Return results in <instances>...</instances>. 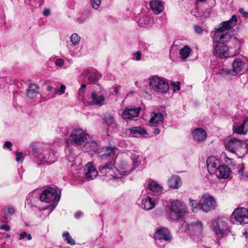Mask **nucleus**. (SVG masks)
I'll return each mask as SVG.
<instances>
[{"instance_id": "f257e3e1", "label": "nucleus", "mask_w": 248, "mask_h": 248, "mask_svg": "<svg viewBox=\"0 0 248 248\" xmlns=\"http://www.w3.org/2000/svg\"><path fill=\"white\" fill-rule=\"evenodd\" d=\"M237 21L236 16L233 15L230 20L221 22L219 27L216 30L214 40L217 43L214 45L213 54L216 57L226 58L233 56V54H230L224 42L229 41L232 38L230 29L236 25Z\"/></svg>"}, {"instance_id": "f03ea898", "label": "nucleus", "mask_w": 248, "mask_h": 248, "mask_svg": "<svg viewBox=\"0 0 248 248\" xmlns=\"http://www.w3.org/2000/svg\"><path fill=\"white\" fill-rule=\"evenodd\" d=\"M60 190H57L55 187H48L45 189L40 196V200L46 202H52L50 206L44 209L45 214L48 215L55 208L56 205L60 199Z\"/></svg>"}, {"instance_id": "7ed1b4c3", "label": "nucleus", "mask_w": 248, "mask_h": 248, "mask_svg": "<svg viewBox=\"0 0 248 248\" xmlns=\"http://www.w3.org/2000/svg\"><path fill=\"white\" fill-rule=\"evenodd\" d=\"M169 209L170 217L173 220L181 218L184 216L186 212L185 206L178 201L171 202Z\"/></svg>"}, {"instance_id": "20e7f679", "label": "nucleus", "mask_w": 248, "mask_h": 248, "mask_svg": "<svg viewBox=\"0 0 248 248\" xmlns=\"http://www.w3.org/2000/svg\"><path fill=\"white\" fill-rule=\"evenodd\" d=\"M149 86L154 91L159 93H166L169 90V85L163 78L153 76L149 78Z\"/></svg>"}, {"instance_id": "39448f33", "label": "nucleus", "mask_w": 248, "mask_h": 248, "mask_svg": "<svg viewBox=\"0 0 248 248\" xmlns=\"http://www.w3.org/2000/svg\"><path fill=\"white\" fill-rule=\"evenodd\" d=\"M212 228L217 235H226L228 230L227 219L224 217L218 218L212 222Z\"/></svg>"}, {"instance_id": "423d86ee", "label": "nucleus", "mask_w": 248, "mask_h": 248, "mask_svg": "<svg viewBox=\"0 0 248 248\" xmlns=\"http://www.w3.org/2000/svg\"><path fill=\"white\" fill-rule=\"evenodd\" d=\"M245 142L237 138H232L225 144V148L229 152L237 154L241 152Z\"/></svg>"}, {"instance_id": "0eeeda50", "label": "nucleus", "mask_w": 248, "mask_h": 248, "mask_svg": "<svg viewBox=\"0 0 248 248\" xmlns=\"http://www.w3.org/2000/svg\"><path fill=\"white\" fill-rule=\"evenodd\" d=\"M216 206L215 199L210 195H204L201 199L198 205V208L204 212L214 209Z\"/></svg>"}, {"instance_id": "6e6552de", "label": "nucleus", "mask_w": 248, "mask_h": 248, "mask_svg": "<svg viewBox=\"0 0 248 248\" xmlns=\"http://www.w3.org/2000/svg\"><path fill=\"white\" fill-rule=\"evenodd\" d=\"M88 137V135L80 128L74 129L70 136L72 141L78 146H81Z\"/></svg>"}, {"instance_id": "1a4fd4ad", "label": "nucleus", "mask_w": 248, "mask_h": 248, "mask_svg": "<svg viewBox=\"0 0 248 248\" xmlns=\"http://www.w3.org/2000/svg\"><path fill=\"white\" fill-rule=\"evenodd\" d=\"M232 218L240 224H247L248 223V211L243 207L235 209L232 214Z\"/></svg>"}, {"instance_id": "9d476101", "label": "nucleus", "mask_w": 248, "mask_h": 248, "mask_svg": "<svg viewBox=\"0 0 248 248\" xmlns=\"http://www.w3.org/2000/svg\"><path fill=\"white\" fill-rule=\"evenodd\" d=\"M101 174L112 176L113 179H118L121 177L120 170H118L111 164H106L100 166L98 168Z\"/></svg>"}, {"instance_id": "9b49d317", "label": "nucleus", "mask_w": 248, "mask_h": 248, "mask_svg": "<svg viewBox=\"0 0 248 248\" xmlns=\"http://www.w3.org/2000/svg\"><path fill=\"white\" fill-rule=\"evenodd\" d=\"M81 76L87 78L88 81L90 83H94L101 77L96 70L91 67L84 69L81 73Z\"/></svg>"}, {"instance_id": "f8f14e48", "label": "nucleus", "mask_w": 248, "mask_h": 248, "mask_svg": "<svg viewBox=\"0 0 248 248\" xmlns=\"http://www.w3.org/2000/svg\"><path fill=\"white\" fill-rule=\"evenodd\" d=\"M154 238L156 240L170 241L171 239L170 231L165 228L157 230L154 234Z\"/></svg>"}, {"instance_id": "ddd939ff", "label": "nucleus", "mask_w": 248, "mask_h": 248, "mask_svg": "<svg viewBox=\"0 0 248 248\" xmlns=\"http://www.w3.org/2000/svg\"><path fill=\"white\" fill-rule=\"evenodd\" d=\"M84 173L86 178L89 180H93L98 174L92 162H89L85 165Z\"/></svg>"}, {"instance_id": "4468645a", "label": "nucleus", "mask_w": 248, "mask_h": 248, "mask_svg": "<svg viewBox=\"0 0 248 248\" xmlns=\"http://www.w3.org/2000/svg\"><path fill=\"white\" fill-rule=\"evenodd\" d=\"M140 110V108H131L127 107L122 114V117L124 119L131 120L134 117L139 116Z\"/></svg>"}, {"instance_id": "2eb2a0df", "label": "nucleus", "mask_w": 248, "mask_h": 248, "mask_svg": "<svg viewBox=\"0 0 248 248\" xmlns=\"http://www.w3.org/2000/svg\"><path fill=\"white\" fill-rule=\"evenodd\" d=\"M220 166V163L218 159L214 156H210L207 160V167L208 172L210 174L216 173L218 167Z\"/></svg>"}, {"instance_id": "dca6fc26", "label": "nucleus", "mask_w": 248, "mask_h": 248, "mask_svg": "<svg viewBox=\"0 0 248 248\" xmlns=\"http://www.w3.org/2000/svg\"><path fill=\"white\" fill-rule=\"evenodd\" d=\"M156 203L155 199L149 196L143 198L141 202V206L145 210L149 211L155 207Z\"/></svg>"}, {"instance_id": "f3484780", "label": "nucleus", "mask_w": 248, "mask_h": 248, "mask_svg": "<svg viewBox=\"0 0 248 248\" xmlns=\"http://www.w3.org/2000/svg\"><path fill=\"white\" fill-rule=\"evenodd\" d=\"M99 145L94 141L87 142L82 148V150L84 152L94 151L98 154L101 153Z\"/></svg>"}, {"instance_id": "a211bd4d", "label": "nucleus", "mask_w": 248, "mask_h": 248, "mask_svg": "<svg viewBox=\"0 0 248 248\" xmlns=\"http://www.w3.org/2000/svg\"><path fill=\"white\" fill-rule=\"evenodd\" d=\"M230 171V169L228 166L220 165L214 174L219 179H226L229 177Z\"/></svg>"}, {"instance_id": "6ab92c4d", "label": "nucleus", "mask_w": 248, "mask_h": 248, "mask_svg": "<svg viewBox=\"0 0 248 248\" xmlns=\"http://www.w3.org/2000/svg\"><path fill=\"white\" fill-rule=\"evenodd\" d=\"M190 232L196 235L200 234L203 230L202 223L199 221H196L190 223Z\"/></svg>"}, {"instance_id": "aec40b11", "label": "nucleus", "mask_w": 248, "mask_h": 248, "mask_svg": "<svg viewBox=\"0 0 248 248\" xmlns=\"http://www.w3.org/2000/svg\"><path fill=\"white\" fill-rule=\"evenodd\" d=\"M150 5L152 10L156 14H160L164 10V5L161 1L158 0H151Z\"/></svg>"}, {"instance_id": "412c9836", "label": "nucleus", "mask_w": 248, "mask_h": 248, "mask_svg": "<svg viewBox=\"0 0 248 248\" xmlns=\"http://www.w3.org/2000/svg\"><path fill=\"white\" fill-rule=\"evenodd\" d=\"M91 102L93 105L102 106L105 103V97L102 94L93 93L91 94Z\"/></svg>"}, {"instance_id": "4be33fe9", "label": "nucleus", "mask_w": 248, "mask_h": 248, "mask_svg": "<svg viewBox=\"0 0 248 248\" xmlns=\"http://www.w3.org/2000/svg\"><path fill=\"white\" fill-rule=\"evenodd\" d=\"M192 136L196 141L200 142L205 139L206 131L201 128H196L192 132Z\"/></svg>"}, {"instance_id": "5701e85b", "label": "nucleus", "mask_w": 248, "mask_h": 248, "mask_svg": "<svg viewBox=\"0 0 248 248\" xmlns=\"http://www.w3.org/2000/svg\"><path fill=\"white\" fill-rule=\"evenodd\" d=\"M164 119V118L161 113H152L149 121V124L151 125H155L161 123Z\"/></svg>"}, {"instance_id": "b1692460", "label": "nucleus", "mask_w": 248, "mask_h": 248, "mask_svg": "<svg viewBox=\"0 0 248 248\" xmlns=\"http://www.w3.org/2000/svg\"><path fill=\"white\" fill-rule=\"evenodd\" d=\"M168 184L170 187L177 189L181 185L180 177L177 175H172L168 180Z\"/></svg>"}, {"instance_id": "393cba45", "label": "nucleus", "mask_w": 248, "mask_h": 248, "mask_svg": "<svg viewBox=\"0 0 248 248\" xmlns=\"http://www.w3.org/2000/svg\"><path fill=\"white\" fill-rule=\"evenodd\" d=\"M131 157L132 160L133 166H128L124 168V169L126 170V171H127L128 173H130L132 170H135V168L139 165L140 162V159L138 155H132Z\"/></svg>"}, {"instance_id": "a878e982", "label": "nucleus", "mask_w": 248, "mask_h": 248, "mask_svg": "<svg viewBox=\"0 0 248 248\" xmlns=\"http://www.w3.org/2000/svg\"><path fill=\"white\" fill-rule=\"evenodd\" d=\"M131 157L132 160L133 166H128L124 168V169L126 170V171H127L128 173H130L132 170H135V168L139 165L140 162V159L138 155H132Z\"/></svg>"}, {"instance_id": "bb28decb", "label": "nucleus", "mask_w": 248, "mask_h": 248, "mask_svg": "<svg viewBox=\"0 0 248 248\" xmlns=\"http://www.w3.org/2000/svg\"><path fill=\"white\" fill-rule=\"evenodd\" d=\"M38 87L35 84H31L29 86L27 95L30 98H34L38 95Z\"/></svg>"}, {"instance_id": "cd10ccee", "label": "nucleus", "mask_w": 248, "mask_h": 248, "mask_svg": "<svg viewBox=\"0 0 248 248\" xmlns=\"http://www.w3.org/2000/svg\"><path fill=\"white\" fill-rule=\"evenodd\" d=\"M233 72L238 73L242 71L244 67L245 63L240 59H235L232 63Z\"/></svg>"}, {"instance_id": "c85d7f7f", "label": "nucleus", "mask_w": 248, "mask_h": 248, "mask_svg": "<svg viewBox=\"0 0 248 248\" xmlns=\"http://www.w3.org/2000/svg\"><path fill=\"white\" fill-rule=\"evenodd\" d=\"M100 151L101 153L99 154L100 157L102 159H104L107 156H110L112 154H114L113 148L109 147H105L104 148H100Z\"/></svg>"}, {"instance_id": "c756f323", "label": "nucleus", "mask_w": 248, "mask_h": 248, "mask_svg": "<svg viewBox=\"0 0 248 248\" xmlns=\"http://www.w3.org/2000/svg\"><path fill=\"white\" fill-rule=\"evenodd\" d=\"M213 3H212V5L210 6V8L207 9V11L205 12H199V9L198 8H195L194 10L192 11L193 13H194V16L196 17H199V16H205L207 17L209 16V14L210 13L211 11V9L215 6V1L214 0H213Z\"/></svg>"}, {"instance_id": "7c9ffc66", "label": "nucleus", "mask_w": 248, "mask_h": 248, "mask_svg": "<svg viewBox=\"0 0 248 248\" xmlns=\"http://www.w3.org/2000/svg\"><path fill=\"white\" fill-rule=\"evenodd\" d=\"M130 131L135 137H144L147 134L146 131L140 127H133L130 129Z\"/></svg>"}, {"instance_id": "2f4dec72", "label": "nucleus", "mask_w": 248, "mask_h": 248, "mask_svg": "<svg viewBox=\"0 0 248 248\" xmlns=\"http://www.w3.org/2000/svg\"><path fill=\"white\" fill-rule=\"evenodd\" d=\"M148 188L153 193H158L161 191L162 187L156 182L152 181L148 185Z\"/></svg>"}, {"instance_id": "473e14b6", "label": "nucleus", "mask_w": 248, "mask_h": 248, "mask_svg": "<svg viewBox=\"0 0 248 248\" xmlns=\"http://www.w3.org/2000/svg\"><path fill=\"white\" fill-rule=\"evenodd\" d=\"M246 122L241 124H235L233 126V132L239 134H245L247 131L244 128Z\"/></svg>"}, {"instance_id": "72a5a7b5", "label": "nucleus", "mask_w": 248, "mask_h": 248, "mask_svg": "<svg viewBox=\"0 0 248 248\" xmlns=\"http://www.w3.org/2000/svg\"><path fill=\"white\" fill-rule=\"evenodd\" d=\"M191 52V48L187 46H185L183 48H181L180 50V54L183 60H185L189 56Z\"/></svg>"}, {"instance_id": "f704fd0d", "label": "nucleus", "mask_w": 248, "mask_h": 248, "mask_svg": "<svg viewBox=\"0 0 248 248\" xmlns=\"http://www.w3.org/2000/svg\"><path fill=\"white\" fill-rule=\"evenodd\" d=\"M62 236L63 237L64 240L68 244L71 245H75V241L72 238L68 232H63Z\"/></svg>"}, {"instance_id": "c9c22d12", "label": "nucleus", "mask_w": 248, "mask_h": 248, "mask_svg": "<svg viewBox=\"0 0 248 248\" xmlns=\"http://www.w3.org/2000/svg\"><path fill=\"white\" fill-rule=\"evenodd\" d=\"M57 132L62 135H67L69 133L68 127L64 124H60L57 129Z\"/></svg>"}, {"instance_id": "e433bc0d", "label": "nucleus", "mask_w": 248, "mask_h": 248, "mask_svg": "<svg viewBox=\"0 0 248 248\" xmlns=\"http://www.w3.org/2000/svg\"><path fill=\"white\" fill-rule=\"evenodd\" d=\"M80 36L77 33H75L71 35L70 41L74 45H77L80 41Z\"/></svg>"}, {"instance_id": "4c0bfd02", "label": "nucleus", "mask_w": 248, "mask_h": 248, "mask_svg": "<svg viewBox=\"0 0 248 248\" xmlns=\"http://www.w3.org/2000/svg\"><path fill=\"white\" fill-rule=\"evenodd\" d=\"M104 121L108 125H111L114 124V117L111 115H108L104 117Z\"/></svg>"}, {"instance_id": "58836bf2", "label": "nucleus", "mask_w": 248, "mask_h": 248, "mask_svg": "<svg viewBox=\"0 0 248 248\" xmlns=\"http://www.w3.org/2000/svg\"><path fill=\"white\" fill-rule=\"evenodd\" d=\"M131 166V165L128 164L125 161H122L121 164V169L120 170L121 172V175H127L130 173H128L126 170L124 169V168H126L127 166Z\"/></svg>"}, {"instance_id": "ea45409f", "label": "nucleus", "mask_w": 248, "mask_h": 248, "mask_svg": "<svg viewBox=\"0 0 248 248\" xmlns=\"http://www.w3.org/2000/svg\"><path fill=\"white\" fill-rule=\"evenodd\" d=\"M25 238H26L29 241L32 239V236L30 233L28 234L26 232H22L19 234L18 240H21Z\"/></svg>"}, {"instance_id": "a19ab883", "label": "nucleus", "mask_w": 248, "mask_h": 248, "mask_svg": "<svg viewBox=\"0 0 248 248\" xmlns=\"http://www.w3.org/2000/svg\"><path fill=\"white\" fill-rule=\"evenodd\" d=\"M92 6L95 10L98 9L101 2V0H91Z\"/></svg>"}, {"instance_id": "79ce46f5", "label": "nucleus", "mask_w": 248, "mask_h": 248, "mask_svg": "<svg viewBox=\"0 0 248 248\" xmlns=\"http://www.w3.org/2000/svg\"><path fill=\"white\" fill-rule=\"evenodd\" d=\"M190 224H188L186 222H184L180 228L181 232H186L189 231L190 232Z\"/></svg>"}, {"instance_id": "37998d69", "label": "nucleus", "mask_w": 248, "mask_h": 248, "mask_svg": "<svg viewBox=\"0 0 248 248\" xmlns=\"http://www.w3.org/2000/svg\"><path fill=\"white\" fill-rule=\"evenodd\" d=\"M171 86L173 88L174 91H178L180 90V83L179 81L172 82L171 83Z\"/></svg>"}, {"instance_id": "c03bdc74", "label": "nucleus", "mask_w": 248, "mask_h": 248, "mask_svg": "<svg viewBox=\"0 0 248 248\" xmlns=\"http://www.w3.org/2000/svg\"><path fill=\"white\" fill-rule=\"evenodd\" d=\"M232 73V71L231 70L227 68L222 69L220 72L219 74L222 75V76H224L225 75H229L231 74Z\"/></svg>"}, {"instance_id": "a18cd8bd", "label": "nucleus", "mask_w": 248, "mask_h": 248, "mask_svg": "<svg viewBox=\"0 0 248 248\" xmlns=\"http://www.w3.org/2000/svg\"><path fill=\"white\" fill-rule=\"evenodd\" d=\"M66 87L65 85L61 84L60 89L57 90L55 91V94L59 93V94H62L65 93Z\"/></svg>"}, {"instance_id": "49530a36", "label": "nucleus", "mask_w": 248, "mask_h": 248, "mask_svg": "<svg viewBox=\"0 0 248 248\" xmlns=\"http://www.w3.org/2000/svg\"><path fill=\"white\" fill-rule=\"evenodd\" d=\"M6 210L8 213L11 215H12L15 214V210L13 207L12 206H7L6 207L4 210Z\"/></svg>"}, {"instance_id": "de8ad7c7", "label": "nucleus", "mask_w": 248, "mask_h": 248, "mask_svg": "<svg viewBox=\"0 0 248 248\" xmlns=\"http://www.w3.org/2000/svg\"><path fill=\"white\" fill-rule=\"evenodd\" d=\"M86 85L85 84H82L79 89L78 93L80 96H82L85 93Z\"/></svg>"}, {"instance_id": "09e8293b", "label": "nucleus", "mask_w": 248, "mask_h": 248, "mask_svg": "<svg viewBox=\"0 0 248 248\" xmlns=\"http://www.w3.org/2000/svg\"><path fill=\"white\" fill-rule=\"evenodd\" d=\"M190 204L192 208H193V211L195 212L194 211V209H196V206L197 205V202L195 200L189 199Z\"/></svg>"}, {"instance_id": "8fccbe9b", "label": "nucleus", "mask_w": 248, "mask_h": 248, "mask_svg": "<svg viewBox=\"0 0 248 248\" xmlns=\"http://www.w3.org/2000/svg\"><path fill=\"white\" fill-rule=\"evenodd\" d=\"M64 60L62 59H58L55 61V64L58 66H62L64 63Z\"/></svg>"}, {"instance_id": "3c124183", "label": "nucleus", "mask_w": 248, "mask_h": 248, "mask_svg": "<svg viewBox=\"0 0 248 248\" xmlns=\"http://www.w3.org/2000/svg\"><path fill=\"white\" fill-rule=\"evenodd\" d=\"M133 55L135 57L137 61H140L141 60V53L140 51H138L133 54Z\"/></svg>"}, {"instance_id": "603ef678", "label": "nucleus", "mask_w": 248, "mask_h": 248, "mask_svg": "<svg viewBox=\"0 0 248 248\" xmlns=\"http://www.w3.org/2000/svg\"><path fill=\"white\" fill-rule=\"evenodd\" d=\"M23 153L21 152H17L16 153V161L19 162L21 159V158L23 157Z\"/></svg>"}, {"instance_id": "864d4df0", "label": "nucleus", "mask_w": 248, "mask_h": 248, "mask_svg": "<svg viewBox=\"0 0 248 248\" xmlns=\"http://www.w3.org/2000/svg\"><path fill=\"white\" fill-rule=\"evenodd\" d=\"M239 12L242 15L243 17L246 18L248 17V13L245 12L243 8H240L239 10Z\"/></svg>"}, {"instance_id": "5fc2aeb1", "label": "nucleus", "mask_w": 248, "mask_h": 248, "mask_svg": "<svg viewBox=\"0 0 248 248\" xmlns=\"http://www.w3.org/2000/svg\"><path fill=\"white\" fill-rule=\"evenodd\" d=\"M195 31L196 33H201L202 32V29L200 26H196L195 27Z\"/></svg>"}, {"instance_id": "6e6d98bb", "label": "nucleus", "mask_w": 248, "mask_h": 248, "mask_svg": "<svg viewBox=\"0 0 248 248\" xmlns=\"http://www.w3.org/2000/svg\"><path fill=\"white\" fill-rule=\"evenodd\" d=\"M1 229L9 231L10 230V226L7 224H3L0 226Z\"/></svg>"}, {"instance_id": "4d7b16f0", "label": "nucleus", "mask_w": 248, "mask_h": 248, "mask_svg": "<svg viewBox=\"0 0 248 248\" xmlns=\"http://www.w3.org/2000/svg\"><path fill=\"white\" fill-rule=\"evenodd\" d=\"M4 146L11 150V148L12 146V144L10 141H6L4 144Z\"/></svg>"}, {"instance_id": "13d9d810", "label": "nucleus", "mask_w": 248, "mask_h": 248, "mask_svg": "<svg viewBox=\"0 0 248 248\" xmlns=\"http://www.w3.org/2000/svg\"><path fill=\"white\" fill-rule=\"evenodd\" d=\"M43 14L45 16H48L50 15V11L49 9H45L43 12Z\"/></svg>"}, {"instance_id": "bf43d9fd", "label": "nucleus", "mask_w": 248, "mask_h": 248, "mask_svg": "<svg viewBox=\"0 0 248 248\" xmlns=\"http://www.w3.org/2000/svg\"><path fill=\"white\" fill-rule=\"evenodd\" d=\"M81 215L82 213L81 212H77L75 213V216L76 218H79Z\"/></svg>"}, {"instance_id": "052dcab7", "label": "nucleus", "mask_w": 248, "mask_h": 248, "mask_svg": "<svg viewBox=\"0 0 248 248\" xmlns=\"http://www.w3.org/2000/svg\"><path fill=\"white\" fill-rule=\"evenodd\" d=\"M238 172L241 175V176H243V175L244 174V168H242L240 170H239Z\"/></svg>"}, {"instance_id": "680f3d73", "label": "nucleus", "mask_w": 248, "mask_h": 248, "mask_svg": "<svg viewBox=\"0 0 248 248\" xmlns=\"http://www.w3.org/2000/svg\"><path fill=\"white\" fill-rule=\"evenodd\" d=\"M53 87L51 86H47L46 87V90L48 92H51L53 89Z\"/></svg>"}, {"instance_id": "e2e57ef3", "label": "nucleus", "mask_w": 248, "mask_h": 248, "mask_svg": "<svg viewBox=\"0 0 248 248\" xmlns=\"http://www.w3.org/2000/svg\"><path fill=\"white\" fill-rule=\"evenodd\" d=\"M242 177L245 179H248V173L247 172H246L244 174L243 176H242Z\"/></svg>"}, {"instance_id": "0e129e2a", "label": "nucleus", "mask_w": 248, "mask_h": 248, "mask_svg": "<svg viewBox=\"0 0 248 248\" xmlns=\"http://www.w3.org/2000/svg\"><path fill=\"white\" fill-rule=\"evenodd\" d=\"M159 133H160V129L158 128H156L155 130V134L157 135V134H159Z\"/></svg>"}, {"instance_id": "69168bd1", "label": "nucleus", "mask_w": 248, "mask_h": 248, "mask_svg": "<svg viewBox=\"0 0 248 248\" xmlns=\"http://www.w3.org/2000/svg\"><path fill=\"white\" fill-rule=\"evenodd\" d=\"M120 87H116L114 90L115 91V93H116V94H118L119 92V89H120Z\"/></svg>"}, {"instance_id": "338daca9", "label": "nucleus", "mask_w": 248, "mask_h": 248, "mask_svg": "<svg viewBox=\"0 0 248 248\" xmlns=\"http://www.w3.org/2000/svg\"><path fill=\"white\" fill-rule=\"evenodd\" d=\"M77 21L79 23H82L83 22V21L82 20H80V19H78Z\"/></svg>"}, {"instance_id": "774afa93", "label": "nucleus", "mask_w": 248, "mask_h": 248, "mask_svg": "<svg viewBox=\"0 0 248 248\" xmlns=\"http://www.w3.org/2000/svg\"><path fill=\"white\" fill-rule=\"evenodd\" d=\"M4 219H5V220H7V216H5V215H4Z\"/></svg>"}]
</instances>
